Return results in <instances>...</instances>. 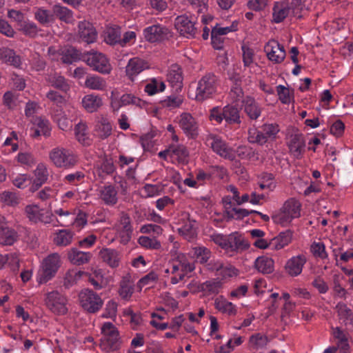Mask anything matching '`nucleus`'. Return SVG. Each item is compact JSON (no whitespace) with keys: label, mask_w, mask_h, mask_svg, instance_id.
<instances>
[{"label":"nucleus","mask_w":353,"mask_h":353,"mask_svg":"<svg viewBox=\"0 0 353 353\" xmlns=\"http://www.w3.org/2000/svg\"><path fill=\"white\" fill-rule=\"evenodd\" d=\"M254 265L256 270L263 274H270L274 271V261L265 256L258 257Z\"/></svg>","instance_id":"45"},{"label":"nucleus","mask_w":353,"mask_h":353,"mask_svg":"<svg viewBox=\"0 0 353 353\" xmlns=\"http://www.w3.org/2000/svg\"><path fill=\"white\" fill-rule=\"evenodd\" d=\"M85 174L82 171H76L66 174L63 178V182L73 185L82 183L85 179Z\"/></svg>","instance_id":"64"},{"label":"nucleus","mask_w":353,"mask_h":353,"mask_svg":"<svg viewBox=\"0 0 353 353\" xmlns=\"http://www.w3.org/2000/svg\"><path fill=\"white\" fill-rule=\"evenodd\" d=\"M121 28L117 26H110L106 28L104 34V41L110 45L120 44Z\"/></svg>","instance_id":"48"},{"label":"nucleus","mask_w":353,"mask_h":353,"mask_svg":"<svg viewBox=\"0 0 353 353\" xmlns=\"http://www.w3.org/2000/svg\"><path fill=\"white\" fill-rule=\"evenodd\" d=\"M148 67L147 62L140 58L130 59L125 67L126 76L133 81L134 78Z\"/></svg>","instance_id":"25"},{"label":"nucleus","mask_w":353,"mask_h":353,"mask_svg":"<svg viewBox=\"0 0 353 353\" xmlns=\"http://www.w3.org/2000/svg\"><path fill=\"white\" fill-rule=\"evenodd\" d=\"M83 108L89 113L97 112L103 105L101 97L92 93L85 95L81 101Z\"/></svg>","instance_id":"27"},{"label":"nucleus","mask_w":353,"mask_h":353,"mask_svg":"<svg viewBox=\"0 0 353 353\" xmlns=\"http://www.w3.org/2000/svg\"><path fill=\"white\" fill-rule=\"evenodd\" d=\"M99 196L101 201L107 205L113 206L118 202V190L112 185H105L99 190Z\"/></svg>","instance_id":"23"},{"label":"nucleus","mask_w":353,"mask_h":353,"mask_svg":"<svg viewBox=\"0 0 353 353\" xmlns=\"http://www.w3.org/2000/svg\"><path fill=\"white\" fill-rule=\"evenodd\" d=\"M167 79L171 86L176 90H179L182 88V72L178 65H173L170 67L167 74Z\"/></svg>","instance_id":"31"},{"label":"nucleus","mask_w":353,"mask_h":353,"mask_svg":"<svg viewBox=\"0 0 353 353\" xmlns=\"http://www.w3.org/2000/svg\"><path fill=\"white\" fill-rule=\"evenodd\" d=\"M267 57L274 63H280L285 58L284 47L275 40L269 41L264 47Z\"/></svg>","instance_id":"16"},{"label":"nucleus","mask_w":353,"mask_h":353,"mask_svg":"<svg viewBox=\"0 0 353 353\" xmlns=\"http://www.w3.org/2000/svg\"><path fill=\"white\" fill-rule=\"evenodd\" d=\"M82 60L94 70L101 74H109L112 70L111 65L107 57L102 53L91 51L83 54Z\"/></svg>","instance_id":"9"},{"label":"nucleus","mask_w":353,"mask_h":353,"mask_svg":"<svg viewBox=\"0 0 353 353\" xmlns=\"http://www.w3.org/2000/svg\"><path fill=\"white\" fill-rule=\"evenodd\" d=\"M292 232L290 230L281 232L274 238L270 245L275 250H281L288 245L292 241Z\"/></svg>","instance_id":"41"},{"label":"nucleus","mask_w":353,"mask_h":353,"mask_svg":"<svg viewBox=\"0 0 353 353\" xmlns=\"http://www.w3.org/2000/svg\"><path fill=\"white\" fill-rule=\"evenodd\" d=\"M50 85L62 92H67L70 90V85L64 77L57 74H50L46 79Z\"/></svg>","instance_id":"40"},{"label":"nucleus","mask_w":353,"mask_h":353,"mask_svg":"<svg viewBox=\"0 0 353 353\" xmlns=\"http://www.w3.org/2000/svg\"><path fill=\"white\" fill-rule=\"evenodd\" d=\"M242 159H247L251 161H257L259 159L258 151L250 146L242 145L237 148L235 154Z\"/></svg>","instance_id":"49"},{"label":"nucleus","mask_w":353,"mask_h":353,"mask_svg":"<svg viewBox=\"0 0 353 353\" xmlns=\"http://www.w3.org/2000/svg\"><path fill=\"white\" fill-rule=\"evenodd\" d=\"M103 336L101 339L100 346L106 352L118 350L121 345L119 333L117 328L110 322H105L101 327Z\"/></svg>","instance_id":"7"},{"label":"nucleus","mask_w":353,"mask_h":353,"mask_svg":"<svg viewBox=\"0 0 353 353\" xmlns=\"http://www.w3.org/2000/svg\"><path fill=\"white\" fill-rule=\"evenodd\" d=\"M73 233L70 230H61L55 235L54 242L59 246H66L69 245L72 240Z\"/></svg>","instance_id":"55"},{"label":"nucleus","mask_w":353,"mask_h":353,"mask_svg":"<svg viewBox=\"0 0 353 353\" xmlns=\"http://www.w3.org/2000/svg\"><path fill=\"white\" fill-rule=\"evenodd\" d=\"M244 112L251 120L258 119L263 110L261 105L251 97H246L242 101Z\"/></svg>","instance_id":"24"},{"label":"nucleus","mask_w":353,"mask_h":353,"mask_svg":"<svg viewBox=\"0 0 353 353\" xmlns=\"http://www.w3.org/2000/svg\"><path fill=\"white\" fill-rule=\"evenodd\" d=\"M61 265V256L58 253H52L43 259L37 274V281L43 284L52 280Z\"/></svg>","instance_id":"3"},{"label":"nucleus","mask_w":353,"mask_h":353,"mask_svg":"<svg viewBox=\"0 0 353 353\" xmlns=\"http://www.w3.org/2000/svg\"><path fill=\"white\" fill-rule=\"evenodd\" d=\"M134 292V283L132 276L128 274L123 276L119 283L118 293L125 301H130Z\"/></svg>","instance_id":"26"},{"label":"nucleus","mask_w":353,"mask_h":353,"mask_svg":"<svg viewBox=\"0 0 353 353\" xmlns=\"http://www.w3.org/2000/svg\"><path fill=\"white\" fill-rule=\"evenodd\" d=\"M133 229L131 225L130 216L125 212H122L119 219V236L121 243L127 244L131 239Z\"/></svg>","instance_id":"21"},{"label":"nucleus","mask_w":353,"mask_h":353,"mask_svg":"<svg viewBox=\"0 0 353 353\" xmlns=\"http://www.w3.org/2000/svg\"><path fill=\"white\" fill-rule=\"evenodd\" d=\"M0 60L14 68H20L21 59L20 56L17 55L15 51L8 48H0Z\"/></svg>","instance_id":"29"},{"label":"nucleus","mask_w":353,"mask_h":353,"mask_svg":"<svg viewBox=\"0 0 353 353\" xmlns=\"http://www.w3.org/2000/svg\"><path fill=\"white\" fill-rule=\"evenodd\" d=\"M74 132L77 140L83 145H90L91 140L87 132V125L85 123L80 121L74 127Z\"/></svg>","instance_id":"50"},{"label":"nucleus","mask_w":353,"mask_h":353,"mask_svg":"<svg viewBox=\"0 0 353 353\" xmlns=\"http://www.w3.org/2000/svg\"><path fill=\"white\" fill-rule=\"evenodd\" d=\"M291 154L296 159L301 158L305 152V142L301 134H294L291 137L289 143Z\"/></svg>","instance_id":"30"},{"label":"nucleus","mask_w":353,"mask_h":353,"mask_svg":"<svg viewBox=\"0 0 353 353\" xmlns=\"http://www.w3.org/2000/svg\"><path fill=\"white\" fill-rule=\"evenodd\" d=\"M61 60L66 64H71L77 60L82 59L83 54L76 48L68 47L63 49L61 54Z\"/></svg>","instance_id":"46"},{"label":"nucleus","mask_w":353,"mask_h":353,"mask_svg":"<svg viewBox=\"0 0 353 353\" xmlns=\"http://www.w3.org/2000/svg\"><path fill=\"white\" fill-rule=\"evenodd\" d=\"M143 34L146 41L150 43H159L171 37L170 30L162 25L156 24L144 28Z\"/></svg>","instance_id":"14"},{"label":"nucleus","mask_w":353,"mask_h":353,"mask_svg":"<svg viewBox=\"0 0 353 353\" xmlns=\"http://www.w3.org/2000/svg\"><path fill=\"white\" fill-rule=\"evenodd\" d=\"M49 159L55 168L66 170L75 168L79 161L74 150L60 145L49 152Z\"/></svg>","instance_id":"1"},{"label":"nucleus","mask_w":353,"mask_h":353,"mask_svg":"<svg viewBox=\"0 0 353 353\" xmlns=\"http://www.w3.org/2000/svg\"><path fill=\"white\" fill-rule=\"evenodd\" d=\"M276 92L279 99L283 104H290L294 101V92L284 85H279L276 87Z\"/></svg>","instance_id":"60"},{"label":"nucleus","mask_w":353,"mask_h":353,"mask_svg":"<svg viewBox=\"0 0 353 353\" xmlns=\"http://www.w3.org/2000/svg\"><path fill=\"white\" fill-rule=\"evenodd\" d=\"M205 143L221 158L230 161H233L235 159V150L219 134L208 133L205 137Z\"/></svg>","instance_id":"5"},{"label":"nucleus","mask_w":353,"mask_h":353,"mask_svg":"<svg viewBox=\"0 0 353 353\" xmlns=\"http://www.w3.org/2000/svg\"><path fill=\"white\" fill-rule=\"evenodd\" d=\"M24 214L32 223L48 224L53 221V214L45 209L40 208L37 204L26 205L24 208Z\"/></svg>","instance_id":"12"},{"label":"nucleus","mask_w":353,"mask_h":353,"mask_svg":"<svg viewBox=\"0 0 353 353\" xmlns=\"http://www.w3.org/2000/svg\"><path fill=\"white\" fill-rule=\"evenodd\" d=\"M218 78L214 73L205 74L198 81L196 90V100L203 101L211 98L216 92Z\"/></svg>","instance_id":"8"},{"label":"nucleus","mask_w":353,"mask_h":353,"mask_svg":"<svg viewBox=\"0 0 353 353\" xmlns=\"http://www.w3.org/2000/svg\"><path fill=\"white\" fill-rule=\"evenodd\" d=\"M192 8L194 10L199 14H203L201 16V21L203 24H207L208 21L211 20L212 18L208 17L204 14L208 9V1L209 0H187Z\"/></svg>","instance_id":"44"},{"label":"nucleus","mask_w":353,"mask_h":353,"mask_svg":"<svg viewBox=\"0 0 353 353\" xmlns=\"http://www.w3.org/2000/svg\"><path fill=\"white\" fill-rule=\"evenodd\" d=\"M19 30L26 35L31 38L35 37L39 31L34 22L28 21L19 24Z\"/></svg>","instance_id":"62"},{"label":"nucleus","mask_w":353,"mask_h":353,"mask_svg":"<svg viewBox=\"0 0 353 353\" xmlns=\"http://www.w3.org/2000/svg\"><path fill=\"white\" fill-rule=\"evenodd\" d=\"M241 50L243 65L245 67H250L254 61V50L248 44L243 43L241 46Z\"/></svg>","instance_id":"59"},{"label":"nucleus","mask_w":353,"mask_h":353,"mask_svg":"<svg viewBox=\"0 0 353 353\" xmlns=\"http://www.w3.org/2000/svg\"><path fill=\"white\" fill-rule=\"evenodd\" d=\"M95 133L101 139L108 137L112 132V125L107 118L102 117L95 125Z\"/></svg>","instance_id":"43"},{"label":"nucleus","mask_w":353,"mask_h":353,"mask_svg":"<svg viewBox=\"0 0 353 353\" xmlns=\"http://www.w3.org/2000/svg\"><path fill=\"white\" fill-rule=\"evenodd\" d=\"M332 335L335 341V347L339 353H350L349 334L341 327H332Z\"/></svg>","instance_id":"19"},{"label":"nucleus","mask_w":353,"mask_h":353,"mask_svg":"<svg viewBox=\"0 0 353 353\" xmlns=\"http://www.w3.org/2000/svg\"><path fill=\"white\" fill-rule=\"evenodd\" d=\"M241 110L232 105H228L224 107V120L229 125H240Z\"/></svg>","instance_id":"36"},{"label":"nucleus","mask_w":353,"mask_h":353,"mask_svg":"<svg viewBox=\"0 0 353 353\" xmlns=\"http://www.w3.org/2000/svg\"><path fill=\"white\" fill-rule=\"evenodd\" d=\"M169 151L170 157L176 158L179 163L184 164L188 162L189 152L183 145L172 144L169 146Z\"/></svg>","instance_id":"38"},{"label":"nucleus","mask_w":353,"mask_h":353,"mask_svg":"<svg viewBox=\"0 0 353 353\" xmlns=\"http://www.w3.org/2000/svg\"><path fill=\"white\" fill-rule=\"evenodd\" d=\"M99 256L106 264L110 268H115L119 265L120 256L119 252L111 248H103L100 252Z\"/></svg>","instance_id":"32"},{"label":"nucleus","mask_w":353,"mask_h":353,"mask_svg":"<svg viewBox=\"0 0 353 353\" xmlns=\"http://www.w3.org/2000/svg\"><path fill=\"white\" fill-rule=\"evenodd\" d=\"M3 152L5 154H11L17 152L19 149V137L15 131H12L4 141L1 145Z\"/></svg>","instance_id":"42"},{"label":"nucleus","mask_w":353,"mask_h":353,"mask_svg":"<svg viewBox=\"0 0 353 353\" xmlns=\"http://www.w3.org/2000/svg\"><path fill=\"white\" fill-rule=\"evenodd\" d=\"M336 310L339 323L343 325L347 331L353 332V311L343 302H339Z\"/></svg>","instance_id":"20"},{"label":"nucleus","mask_w":353,"mask_h":353,"mask_svg":"<svg viewBox=\"0 0 353 353\" xmlns=\"http://www.w3.org/2000/svg\"><path fill=\"white\" fill-rule=\"evenodd\" d=\"M301 204L294 199H288L285 202L280 212L272 215V221L277 224L285 225L292 219L301 216Z\"/></svg>","instance_id":"6"},{"label":"nucleus","mask_w":353,"mask_h":353,"mask_svg":"<svg viewBox=\"0 0 353 353\" xmlns=\"http://www.w3.org/2000/svg\"><path fill=\"white\" fill-rule=\"evenodd\" d=\"M84 274L83 271L77 270H69L64 277L63 285L65 288H69L74 285Z\"/></svg>","instance_id":"58"},{"label":"nucleus","mask_w":353,"mask_h":353,"mask_svg":"<svg viewBox=\"0 0 353 353\" xmlns=\"http://www.w3.org/2000/svg\"><path fill=\"white\" fill-rule=\"evenodd\" d=\"M97 32L92 23L85 20L79 22L77 37L81 41L92 43L97 41Z\"/></svg>","instance_id":"17"},{"label":"nucleus","mask_w":353,"mask_h":353,"mask_svg":"<svg viewBox=\"0 0 353 353\" xmlns=\"http://www.w3.org/2000/svg\"><path fill=\"white\" fill-rule=\"evenodd\" d=\"M32 125L39 128L41 132L42 135L44 137H49L50 135L51 127L49 121L41 117H36L32 119Z\"/></svg>","instance_id":"56"},{"label":"nucleus","mask_w":353,"mask_h":353,"mask_svg":"<svg viewBox=\"0 0 353 353\" xmlns=\"http://www.w3.org/2000/svg\"><path fill=\"white\" fill-rule=\"evenodd\" d=\"M223 283L218 279L206 281L200 285V290L207 294H217L222 288Z\"/></svg>","instance_id":"47"},{"label":"nucleus","mask_w":353,"mask_h":353,"mask_svg":"<svg viewBox=\"0 0 353 353\" xmlns=\"http://www.w3.org/2000/svg\"><path fill=\"white\" fill-rule=\"evenodd\" d=\"M92 254L90 252H82L77 248H72L68 252L70 261L76 265H81L90 261Z\"/></svg>","instance_id":"35"},{"label":"nucleus","mask_w":353,"mask_h":353,"mask_svg":"<svg viewBox=\"0 0 353 353\" xmlns=\"http://www.w3.org/2000/svg\"><path fill=\"white\" fill-rule=\"evenodd\" d=\"M214 307L221 313L229 316H234L237 312L236 306L222 296L218 297L215 299Z\"/></svg>","instance_id":"37"},{"label":"nucleus","mask_w":353,"mask_h":353,"mask_svg":"<svg viewBox=\"0 0 353 353\" xmlns=\"http://www.w3.org/2000/svg\"><path fill=\"white\" fill-rule=\"evenodd\" d=\"M34 18L43 26H48L53 20V15L50 11L43 8H37L34 12Z\"/></svg>","instance_id":"61"},{"label":"nucleus","mask_w":353,"mask_h":353,"mask_svg":"<svg viewBox=\"0 0 353 353\" xmlns=\"http://www.w3.org/2000/svg\"><path fill=\"white\" fill-rule=\"evenodd\" d=\"M249 247L244 237L239 233H232L228 235L227 243V252L234 253L243 251Z\"/></svg>","instance_id":"22"},{"label":"nucleus","mask_w":353,"mask_h":353,"mask_svg":"<svg viewBox=\"0 0 353 353\" xmlns=\"http://www.w3.org/2000/svg\"><path fill=\"white\" fill-rule=\"evenodd\" d=\"M191 254L200 263H205L211 256V252L204 246H195L192 248Z\"/></svg>","instance_id":"53"},{"label":"nucleus","mask_w":353,"mask_h":353,"mask_svg":"<svg viewBox=\"0 0 353 353\" xmlns=\"http://www.w3.org/2000/svg\"><path fill=\"white\" fill-rule=\"evenodd\" d=\"M53 14L61 21L70 23L73 21L72 12L70 10L61 5H54L52 8Z\"/></svg>","instance_id":"51"},{"label":"nucleus","mask_w":353,"mask_h":353,"mask_svg":"<svg viewBox=\"0 0 353 353\" xmlns=\"http://www.w3.org/2000/svg\"><path fill=\"white\" fill-rule=\"evenodd\" d=\"M179 128L190 139H195L199 134V124L196 119L188 112H183L178 117Z\"/></svg>","instance_id":"15"},{"label":"nucleus","mask_w":353,"mask_h":353,"mask_svg":"<svg viewBox=\"0 0 353 353\" xmlns=\"http://www.w3.org/2000/svg\"><path fill=\"white\" fill-rule=\"evenodd\" d=\"M47 308L56 315H65L68 312L67 299L58 291L48 292L45 297Z\"/></svg>","instance_id":"11"},{"label":"nucleus","mask_w":353,"mask_h":353,"mask_svg":"<svg viewBox=\"0 0 353 353\" xmlns=\"http://www.w3.org/2000/svg\"><path fill=\"white\" fill-rule=\"evenodd\" d=\"M16 231L7 226L6 223L0 221V243L12 245L17 241Z\"/></svg>","instance_id":"33"},{"label":"nucleus","mask_w":353,"mask_h":353,"mask_svg":"<svg viewBox=\"0 0 353 353\" xmlns=\"http://www.w3.org/2000/svg\"><path fill=\"white\" fill-rule=\"evenodd\" d=\"M280 131V128L275 123H264L259 129L252 128L248 130V140L261 145L269 141H273Z\"/></svg>","instance_id":"4"},{"label":"nucleus","mask_w":353,"mask_h":353,"mask_svg":"<svg viewBox=\"0 0 353 353\" xmlns=\"http://www.w3.org/2000/svg\"><path fill=\"white\" fill-rule=\"evenodd\" d=\"M34 179L45 183L48 180L49 172L48 166L44 163H39L34 170Z\"/></svg>","instance_id":"63"},{"label":"nucleus","mask_w":353,"mask_h":353,"mask_svg":"<svg viewBox=\"0 0 353 353\" xmlns=\"http://www.w3.org/2000/svg\"><path fill=\"white\" fill-rule=\"evenodd\" d=\"M17 162L27 168H32L36 163V159L34 155L28 152H20L16 157Z\"/></svg>","instance_id":"57"},{"label":"nucleus","mask_w":353,"mask_h":353,"mask_svg":"<svg viewBox=\"0 0 353 353\" xmlns=\"http://www.w3.org/2000/svg\"><path fill=\"white\" fill-rule=\"evenodd\" d=\"M174 26L181 35L187 37H195L198 27L194 17L178 16L174 21Z\"/></svg>","instance_id":"13"},{"label":"nucleus","mask_w":353,"mask_h":353,"mask_svg":"<svg viewBox=\"0 0 353 353\" xmlns=\"http://www.w3.org/2000/svg\"><path fill=\"white\" fill-rule=\"evenodd\" d=\"M195 269L194 263L184 254H179L165 270V273L170 274L172 284H177L185 279L188 274Z\"/></svg>","instance_id":"2"},{"label":"nucleus","mask_w":353,"mask_h":353,"mask_svg":"<svg viewBox=\"0 0 353 353\" xmlns=\"http://www.w3.org/2000/svg\"><path fill=\"white\" fill-rule=\"evenodd\" d=\"M291 14L290 3L287 1H276L273 7V21L279 23L282 22Z\"/></svg>","instance_id":"28"},{"label":"nucleus","mask_w":353,"mask_h":353,"mask_svg":"<svg viewBox=\"0 0 353 353\" xmlns=\"http://www.w3.org/2000/svg\"><path fill=\"white\" fill-rule=\"evenodd\" d=\"M165 88V85L163 81L158 79H152L145 86V92L148 95H154L160 92H163Z\"/></svg>","instance_id":"54"},{"label":"nucleus","mask_w":353,"mask_h":353,"mask_svg":"<svg viewBox=\"0 0 353 353\" xmlns=\"http://www.w3.org/2000/svg\"><path fill=\"white\" fill-rule=\"evenodd\" d=\"M80 305L89 313H96L103 305L101 297L93 290L86 288L82 290L79 294Z\"/></svg>","instance_id":"10"},{"label":"nucleus","mask_w":353,"mask_h":353,"mask_svg":"<svg viewBox=\"0 0 353 353\" xmlns=\"http://www.w3.org/2000/svg\"><path fill=\"white\" fill-rule=\"evenodd\" d=\"M51 114L53 121L57 123L59 129L67 130L72 128V120L67 117L61 108H54Z\"/></svg>","instance_id":"34"},{"label":"nucleus","mask_w":353,"mask_h":353,"mask_svg":"<svg viewBox=\"0 0 353 353\" xmlns=\"http://www.w3.org/2000/svg\"><path fill=\"white\" fill-rule=\"evenodd\" d=\"M85 87L90 90L103 91L106 89L105 79L98 75L92 74L86 77Z\"/></svg>","instance_id":"39"},{"label":"nucleus","mask_w":353,"mask_h":353,"mask_svg":"<svg viewBox=\"0 0 353 353\" xmlns=\"http://www.w3.org/2000/svg\"><path fill=\"white\" fill-rule=\"evenodd\" d=\"M307 261V259L303 254L292 256L285 263V270L286 273L292 277L300 275Z\"/></svg>","instance_id":"18"},{"label":"nucleus","mask_w":353,"mask_h":353,"mask_svg":"<svg viewBox=\"0 0 353 353\" xmlns=\"http://www.w3.org/2000/svg\"><path fill=\"white\" fill-rule=\"evenodd\" d=\"M195 221L188 220L178 229L179 234L188 241L194 239L196 235V230L194 225Z\"/></svg>","instance_id":"52"}]
</instances>
